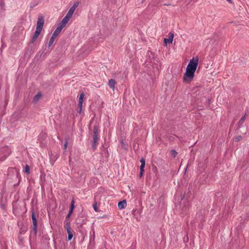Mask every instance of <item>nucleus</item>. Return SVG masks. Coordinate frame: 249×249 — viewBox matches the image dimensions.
I'll list each match as a JSON object with an SVG mask.
<instances>
[{
  "label": "nucleus",
  "mask_w": 249,
  "mask_h": 249,
  "mask_svg": "<svg viewBox=\"0 0 249 249\" xmlns=\"http://www.w3.org/2000/svg\"><path fill=\"white\" fill-rule=\"evenodd\" d=\"M93 135H98V128L96 126H94L93 128Z\"/></svg>",
  "instance_id": "412c9836"
},
{
  "label": "nucleus",
  "mask_w": 249,
  "mask_h": 249,
  "mask_svg": "<svg viewBox=\"0 0 249 249\" xmlns=\"http://www.w3.org/2000/svg\"><path fill=\"white\" fill-rule=\"evenodd\" d=\"M44 23V20L42 17L39 18L37 21L36 29L42 30Z\"/></svg>",
  "instance_id": "39448f33"
},
{
  "label": "nucleus",
  "mask_w": 249,
  "mask_h": 249,
  "mask_svg": "<svg viewBox=\"0 0 249 249\" xmlns=\"http://www.w3.org/2000/svg\"><path fill=\"white\" fill-rule=\"evenodd\" d=\"M41 32V30L36 28L35 34L32 38V42H34L36 40V39L37 38V37L40 34Z\"/></svg>",
  "instance_id": "423d86ee"
},
{
  "label": "nucleus",
  "mask_w": 249,
  "mask_h": 249,
  "mask_svg": "<svg viewBox=\"0 0 249 249\" xmlns=\"http://www.w3.org/2000/svg\"><path fill=\"white\" fill-rule=\"evenodd\" d=\"M245 116H246V114L244 116L242 117V118H241V119L239 120V121L238 122L239 124L242 125V124H243V122L244 121Z\"/></svg>",
  "instance_id": "a211bd4d"
},
{
  "label": "nucleus",
  "mask_w": 249,
  "mask_h": 249,
  "mask_svg": "<svg viewBox=\"0 0 249 249\" xmlns=\"http://www.w3.org/2000/svg\"><path fill=\"white\" fill-rule=\"evenodd\" d=\"M82 105L83 104H81V106L79 104H78V105L77 112L79 113H81L82 109Z\"/></svg>",
  "instance_id": "aec40b11"
},
{
  "label": "nucleus",
  "mask_w": 249,
  "mask_h": 249,
  "mask_svg": "<svg viewBox=\"0 0 249 249\" xmlns=\"http://www.w3.org/2000/svg\"><path fill=\"white\" fill-rule=\"evenodd\" d=\"M97 143H94L93 142L92 144V148L93 150H95L96 148Z\"/></svg>",
  "instance_id": "393cba45"
},
{
  "label": "nucleus",
  "mask_w": 249,
  "mask_h": 249,
  "mask_svg": "<svg viewBox=\"0 0 249 249\" xmlns=\"http://www.w3.org/2000/svg\"><path fill=\"white\" fill-rule=\"evenodd\" d=\"M70 18H71L66 16L62 20L61 23L59 24V25L64 28L66 24L68 22Z\"/></svg>",
  "instance_id": "0eeeda50"
},
{
  "label": "nucleus",
  "mask_w": 249,
  "mask_h": 249,
  "mask_svg": "<svg viewBox=\"0 0 249 249\" xmlns=\"http://www.w3.org/2000/svg\"><path fill=\"white\" fill-rule=\"evenodd\" d=\"M74 203H75L74 199V198H73L71 202V207H70V210L71 212H73V209L74 208Z\"/></svg>",
  "instance_id": "2eb2a0df"
},
{
  "label": "nucleus",
  "mask_w": 249,
  "mask_h": 249,
  "mask_svg": "<svg viewBox=\"0 0 249 249\" xmlns=\"http://www.w3.org/2000/svg\"><path fill=\"white\" fill-rule=\"evenodd\" d=\"M143 172H144V168L140 169V177H142L143 176Z\"/></svg>",
  "instance_id": "a878e982"
},
{
  "label": "nucleus",
  "mask_w": 249,
  "mask_h": 249,
  "mask_svg": "<svg viewBox=\"0 0 249 249\" xmlns=\"http://www.w3.org/2000/svg\"><path fill=\"white\" fill-rule=\"evenodd\" d=\"M116 84V83L115 81L113 79H110L108 81V86L111 89H112L113 90L115 88V86Z\"/></svg>",
  "instance_id": "1a4fd4ad"
},
{
  "label": "nucleus",
  "mask_w": 249,
  "mask_h": 249,
  "mask_svg": "<svg viewBox=\"0 0 249 249\" xmlns=\"http://www.w3.org/2000/svg\"><path fill=\"white\" fill-rule=\"evenodd\" d=\"M140 162H141V165L140 166V169H142L144 168L145 166V160L143 158H142L140 160Z\"/></svg>",
  "instance_id": "4468645a"
},
{
  "label": "nucleus",
  "mask_w": 249,
  "mask_h": 249,
  "mask_svg": "<svg viewBox=\"0 0 249 249\" xmlns=\"http://www.w3.org/2000/svg\"><path fill=\"white\" fill-rule=\"evenodd\" d=\"M84 96H85V95H84V93H82L80 95V96L79 98L78 104H79L80 106H81V104H83V99H84Z\"/></svg>",
  "instance_id": "f8f14e48"
},
{
  "label": "nucleus",
  "mask_w": 249,
  "mask_h": 249,
  "mask_svg": "<svg viewBox=\"0 0 249 249\" xmlns=\"http://www.w3.org/2000/svg\"><path fill=\"white\" fill-rule=\"evenodd\" d=\"M178 154V153L175 150H172L171 151V155L173 157L175 158Z\"/></svg>",
  "instance_id": "f3484780"
},
{
  "label": "nucleus",
  "mask_w": 249,
  "mask_h": 249,
  "mask_svg": "<svg viewBox=\"0 0 249 249\" xmlns=\"http://www.w3.org/2000/svg\"><path fill=\"white\" fill-rule=\"evenodd\" d=\"M198 64L197 58H193L188 64L185 72L183 76V81L185 82H190L195 76V72Z\"/></svg>",
  "instance_id": "f257e3e1"
},
{
  "label": "nucleus",
  "mask_w": 249,
  "mask_h": 249,
  "mask_svg": "<svg viewBox=\"0 0 249 249\" xmlns=\"http://www.w3.org/2000/svg\"><path fill=\"white\" fill-rule=\"evenodd\" d=\"M68 141H66L65 142V144H64V149L65 150L67 149V146H68Z\"/></svg>",
  "instance_id": "cd10ccee"
},
{
  "label": "nucleus",
  "mask_w": 249,
  "mask_h": 249,
  "mask_svg": "<svg viewBox=\"0 0 249 249\" xmlns=\"http://www.w3.org/2000/svg\"><path fill=\"white\" fill-rule=\"evenodd\" d=\"M41 94L40 93H38L34 98V101L35 102H37L41 98Z\"/></svg>",
  "instance_id": "ddd939ff"
},
{
  "label": "nucleus",
  "mask_w": 249,
  "mask_h": 249,
  "mask_svg": "<svg viewBox=\"0 0 249 249\" xmlns=\"http://www.w3.org/2000/svg\"><path fill=\"white\" fill-rule=\"evenodd\" d=\"M174 37V35L172 33H169L168 35V38H165L164 39V42L165 44H167V43H172V42L173 41V38Z\"/></svg>",
  "instance_id": "20e7f679"
},
{
  "label": "nucleus",
  "mask_w": 249,
  "mask_h": 249,
  "mask_svg": "<svg viewBox=\"0 0 249 249\" xmlns=\"http://www.w3.org/2000/svg\"><path fill=\"white\" fill-rule=\"evenodd\" d=\"M228 1L230 2V3L231 2V0H227Z\"/></svg>",
  "instance_id": "473e14b6"
},
{
  "label": "nucleus",
  "mask_w": 249,
  "mask_h": 249,
  "mask_svg": "<svg viewBox=\"0 0 249 249\" xmlns=\"http://www.w3.org/2000/svg\"><path fill=\"white\" fill-rule=\"evenodd\" d=\"M32 219L33 221V230L34 231L35 234H36L37 232V222L34 213H33L32 214Z\"/></svg>",
  "instance_id": "f03ea898"
},
{
  "label": "nucleus",
  "mask_w": 249,
  "mask_h": 249,
  "mask_svg": "<svg viewBox=\"0 0 249 249\" xmlns=\"http://www.w3.org/2000/svg\"><path fill=\"white\" fill-rule=\"evenodd\" d=\"M58 35H57L56 34H55V33H53L51 37L52 38H53L54 39H55V38Z\"/></svg>",
  "instance_id": "c756f323"
},
{
  "label": "nucleus",
  "mask_w": 249,
  "mask_h": 249,
  "mask_svg": "<svg viewBox=\"0 0 249 249\" xmlns=\"http://www.w3.org/2000/svg\"><path fill=\"white\" fill-rule=\"evenodd\" d=\"M126 206V201L124 200L120 201L118 204V207L120 209H123Z\"/></svg>",
  "instance_id": "6e6552de"
},
{
  "label": "nucleus",
  "mask_w": 249,
  "mask_h": 249,
  "mask_svg": "<svg viewBox=\"0 0 249 249\" xmlns=\"http://www.w3.org/2000/svg\"><path fill=\"white\" fill-rule=\"evenodd\" d=\"M54 41V39L51 37L49 41V47H51L52 46V45L53 44Z\"/></svg>",
  "instance_id": "4be33fe9"
},
{
  "label": "nucleus",
  "mask_w": 249,
  "mask_h": 249,
  "mask_svg": "<svg viewBox=\"0 0 249 249\" xmlns=\"http://www.w3.org/2000/svg\"><path fill=\"white\" fill-rule=\"evenodd\" d=\"M1 7H3L4 6V3L2 1H1Z\"/></svg>",
  "instance_id": "2f4dec72"
},
{
  "label": "nucleus",
  "mask_w": 249,
  "mask_h": 249,
  "mask_svg": "<svg viewBox=\"0 0 249 249\" xmlns=\"http://www.w3.org/2000/svg\"><path fill=\"white\" fill-rule=\"evenodd\" d=\"M63 28L61 26H60L59 25L58 26L56 29V30H55V31L54 32V33H55V34L58 35L60 34V33L61 32V31Z\"/></svg>",
  "instance_id": "9d476101"
},
{
  "label": "nucleus",
  "mask_w": 249,
  "mask_h": 249,
  "mask_svg": "<svg viewBox=\"0 0 249 249\" xmlns=\"http://www.w3.org/2000/svg\"><path fill=\"white\" fill-rule=\"evenodd\" d=\"M93 208L95 212H98L97 204L96 202L94 203L93 205Z\"/></svg>",
  "instance_id": "5701e85b"
},
{
  "label": "nucleus",
  "mask_w": 249,
  "mask_h": 249,
  "mask_svg": "<svg viewBox=\"0 0 249 249\" xmlns=\"http://www.w3.org/2000/svg\"><path fill=\"white\" fill-rule=\"evenodd\" d=\"M58 35H57L56 34H55V33H53L51 37L52 38H53L54 39H55V38Z\"/></svg>",
  "instance_id": "c85d7f7f"
},
{
  "label": "nucleus",
  "mask_w": 249,
  "mask_h": 249,
  "mask_svg": "<svg viewBox=\"0 0 249 249\" xmlns=\"http://www.w3.org/2000/svg\"><path fill=\"white\" fill-rule=\"evenodd\" d=\"M99 140L98 135H93V142L94 143H97Z\"/></svg>",
  "instance_id": "dca6fc26"
},
{
  "label": "nucleus",
  "mask_w": 249,
  "mask_h": 249,
  "mask_svg": "<svg viewBox=\"0 0 249 249\" xmlns=\"http://www.w3.org/2000/svg\"><path fill=\"white\" fill-rule=\"evenodd\" d=\"M72 213V212H71V211H70L69 213L67 215L66 218H69L70 217L71 215V214Z\"/></svg>",
  "instance_id": "7c9ffc66"
},
{
  "label": "nucleus",
  "mask_w": 249,
  "mask_h": 249,
  "mask_svg": "<svg viewBox=\"0 0 249 249\" xmlns=\"http://www.w3.org/2000/svg\"><path fill=\"white\" fill-rule=\"evenodd\" d=\"M65 228L67 230V232L68 234V240L70 241L72 239V238L73 237V234H72V232L71 231L70 223L69 222L67 223L65 226Z\"/></svg>",
  "instance_id": "7ed1b4c3"
},
{
  "label": "nucleus",
  "mask_w": 249,
  "mask_h": 249,
  "mask_svg": "<svg viewBox=\"0 0 249 249\" xmlns=\"http://www.w3.org/2000/svg\"><path fill=\"white\" fill-rule=\"evenodd\" d=\"M78 6V4L76 3H74L73 6L71 7V8H73L74 10H75L76 8Z\"/></svg>",
  "instance_id": "bb28decb"
},
{
  "label": "nucleus",
  "mask_w": 249,
  "mask_h": 249,
  "mask_svg": "<svg viewBox=\"0 0 249 249\" xmlns=\"http://www.w3.org/2000/svg\"><path fill=\"white\" fill-rule=\"evenodd\" d=\"M75 10L73 9V8H70L69 11H68V13L67 14L66 16L69 17L70 18H71L72 16V15L74 13Z\"/></svg>",
  "instance_id": "9b49d317"
},
{
  "label": "nucleus",
  "mask_w": 249,
  "mask_h": 249,
  "mask_svg": "<svg viewBox=\"0 0 249 249\" xmlns=\"http://www.w3.org/2000/svg\"><path fill=\"white\" fill-rule=\"evenodd\" d=\"M24 172L27 174L30 173V168L28 165L26 164L25 167Z\"/></svg>",
  "instance_id": "6ab92c4d"
},
{
  "label": "nucleus",
  "mask_w": 249,
  "mask_h": 249,
  "mask_svg": "<svg viewBox=\"0 0 249 249\" xmlns=\"http://www.w3.org/2000/svg\"><path fill=\"white\" fill-rule=\"evenodd\" d=\"M242 140V137L240 136H238L235 137V141L236 142H239Z\"/></svg>",
  "instance_id": "b1692460"
}]
</instances>
